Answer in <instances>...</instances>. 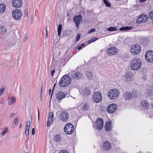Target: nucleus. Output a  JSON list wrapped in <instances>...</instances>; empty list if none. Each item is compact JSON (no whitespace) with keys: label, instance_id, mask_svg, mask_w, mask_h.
Masks as SVG:
<instances>
[{"label":"nucleus","instance_id":"nucleus-1","mask_svg":"<svg viewBox=\"0 0 153 153\" xmlns=\"http://www.w3.org/2000/svg\"><path fill=\"white\" fill-rule=\"evenodd\" d=\"M142 64L141 59L139 57H136L131 61L129 66L132 70L137 71L140 69Z\"/></svg>","mask_w":153,"mask_h":153},{"label":"nucleus","instance_id":"nucleus-2","mask_svg":"<svg viewBox=\"0 0 153 153\" xmlns=\"http://www.w3.org/2000/svg\"><path fill=\"white\" fill-rule=\"evenodd\" d=\"M107 97L110 100L117 99L120 96L119 91L116 89H111L108 92Z\"/></svg>","mask_w":153,"mask_h":153},{"label":"nucleus","instance_id":"nucleus-3","mask_svg":"<svg viewBox=\"0 0 153 153\" xmlns=\"http://www.w3.org/2000/svg\"><path fill=\"white\" fill-rule=\"evenodd\" d=\"M71 82V78L69 76L65 75L61 79L59 82V84L60 86L65 87L69 85Z\"/></svg>","mask_w":153,"mask_h":153},{"label":"nucleus","instance_id":"nucleus-4","mask_svg":"<svg viewBox=\"0 0 153 153\" xmlns=\"http://www.w3.org/2000/svg\"><path fill=\"white\" fill-rule=\"evenodd\" d=\"M141 51L140 46L138 44H135L131 45L129 51L133 55L139 54Z\"/></svg>","mask_w":153,"mask_h":153},{"label":"nucleus","instance_id":"nucleus-5","mask_svg":"<svg viewBox=\"0 0 153 153\" xmlns=\"http://www.w3.org/2000/svg\"><path fill=\"white\" fill-rule=\"evenodd\" d=\"M22 12L20 9H16L12 11V17L15 20H19L20 19L22 18Z\"/></svg>","mask_w":153,"mask_h":153},{"label":"nucleus","instance_id":"nucleus-6","mask_svg":"<svg viewBox=\"0 0 153 153\" xmlns=\"http://www.w3.org/2000/svg\"><path fill=\"white\" fill-rule=\"evenodd\" d=\"M74 129L73 125L70 123H68L66 124L64 128L65 132L68 134H72L74 131Z\"/></svg>","mask_w":153,"mask_h":153},{"label":"nucleus","instance_id":"nucleus-7","mask_svg":"<svg viewBox=\"0 0 153 153\" xmlns=\"http://www.w3.org/2000/svg\"><path fill=\"white\" fill-rule=\"evenodd\" d=\"M102 98V95L100 92L97 91L94 93L92 100L94 102L97 103L100 102L101 101Z\"/></svg>","mask_w":153,"mask_h":153},{"label":"nucleus","instance_id":"nucleus-8","mask_svg":"<svg viewBox=\"0 0 153 153\" xmlns=\"http://www.w3.org/2000/svg\"><path fill=\"white\" fill-rule=\"evenodd\" d=\"M148 17L147 15L142 14L137 19L136 23L138 24H142L146 23L148 20Z\"/></svg>","mask_w":153,"mask_h":153},{"label":"nucleus","instance_id":"nucleus-9","mask_svg":"<svg viewBox=\"0 0 153 153\" xmlns=\"http://www.w3.org/2000/svg\"><path fill=\"white\" fill-rule=\"evenodd\" d=\"M145 59L148 62H153V51H147L145 54Z\"/></svg>","mask_w":153,"mask_h":153},{"label":"nucleus","instance_id":"nucleus-10","mask_svg":"<svg viewBox=\"0 0 153 153\" xmlns=\"http://www.w3.org/2000/svg\"><path fill=\"white\" fill-rule=\"evenodd\" d=\"M117 106L115 103H111L109 105L107 108V112L109 114L114 113L116 110Z\"/></svg>","mask_w":153,"mask_h":153},{"label":"nucleus","instance_id":"nucleus-11","mask_svg":"<svg viewBox=\"0 0 153 153\" xmlns=\"http://www.w3.org/2000/svg\"><path fill=\"white\" fill-rule=\"evenodd\" d=\"M94 127L98 130H101L103 126V122L102 119L98 118L97 120Z\"/></svg>","mask_w":153,"mask_h":153},{"label":"nucleus","instance_id":"nucleus-12","mask_svg":"<svg viewBox=\"0 0 153 153\" xmlns=\"http://www.w3.org/2000/svg\"><path fill=\"white\" fill-rule=\"evenodd\" d=\"M12 3L13 7L17 8L22 6L23 2L22 0H12Z\"/></svg>","mask_w":153,"mask_h":153},{"label":"nucleus","instance_id":"nucleus-13","mask_svg":"<svg viewBox=\"0 0 153 153\" xmlns=\"http://www.w3.org/2000/svg\"><path fill=\"white\" fill-rule=\"evenodd\" d=\"M79 92L80 94L83 96H87L90 93V89L87 87L81 88L79 90Z\"/></svg>","mask_w":153,"mask_h":153},{"label":"nucleus","instance_id":"nucleus-14","mask_svg":"<svg viewBox=\"0 0 153 153\" xmlns=\"http://www.w3.org/2000/svg\"><path fill=\"white\" fill-rule=\"evenodd\" d=\"M74 20L75 22L76 26L77 27H78L80 23L82 21L81 16L80 15L75 16L74 18Z\"/></svg>","mask_w":153,"mask_h":153},{"label":"nucleus","instance_id":"nucleus-15","mask_svg":"<svg viewBox=\"0 0 153 153\" xmlns=\"http://www.w3.org/2000/svg\"><path fill=\"white\" fill-rule=\"evenodd\" d=\"M117 51V49L115 47H111L107 51V53L110 55H113L116 54Z\"/></svg>","mask_w":153,"mask_h":153},{"label":"nucleus","instance_id":"nucleus-16","mask_svg":"<svg viewBox=\"0 0 153 153\" xmlns=\"http://www.w3.org/2000/svg\"><path fill=\"white\" fill-rule=\"evenodd\" d=\"M69 118L68 114L65 112L62 113L60 116V119L62 121L66 122Z\"/></svg>","mask_w":153,"mask_h":153},{"label":"nucleus","instance_id":"nucleus-17","mask_svg":"<svg viewBox=\"0 0 153 153\" xmlns=\"http://www.w3.org/2000/svg\"><path fill=\"white\" fill-rule=\"evenodd\" d=\"M102 147L104 150H108L111 149V145L108 141H105L102 144Z\"/></svg>","mask_w":153,"mask_h":153},{"label":"nucleus","instance_id":"nucleus-18","mask_svg":"<svg viewBox=\"0 0 153 153\" xmlns=\"http://www.w3.org/2000/svg\"><path fill=\"white\" fill-rule=\"evenodd\" d=\"M123 98L124 99L126 100H131L132 97V95L130 92H126L123 94Z\"/></svg>","mask_w":153,"mask_h":153},{"label":"nucleus","instance_id":"nucleus-19","mask_svg":"<svg viewBox=\"0 0 153 153\" xmlns=\"http://www.w3.org/2000/svg\"><path fill=\"white\" fill-rule=\"evenodd\" d=\"M31 122L30 121H27L25 125V134L26 136H28L29 134V130Z\"/></svg>","mask_w":153,"mask_h":153},{"label":"nucleus","instance_id":"nucleus-20","mask_svg":"<svg viewBox=\"0 0 153 153\" xmlns=\"http://www.w3.org/2000/svg\"><path fill=\"white\" fill-rule=\"evenodd\" d=\"M105 128L107 131H110L112 128V124L111 121L106 122L105 126Z\"/></svg>","mask_w":153,"mask_h":153},{"label":"nucleus","instance_id":"nucleus-21","mask_svg":"<svg viewBox=\"0 0 153 153\" xmlns=\"http://www.w3.org/2000/svg\"><path fill=\"white\" fill-rule=\"evenodd\" d=\"M53 112H50L49 113L48 119L47 122V126L48 127L50 125V122L53 120Z\"/></svg>","mask_w":153,"mask_h":153},{"label":"nucleus","instance_id":"nucleus-22","mask_svg":"<svg viewBox=\"0 0 153 153\" xmlns=\"http://www.w3.org/2000/svg\"><path fill=\"white\" fill-rule=\"evenodd\" d=\"M124 77L126 80L128 82H131L133 79L132 76L129 74H126L124 75Z\"/></svg>","mask_w":153,"mask_h":153},{"label":"nucleus","instance_id":"nucleus-23","mask_svg":"<svg viewBox=\"0 0 153 153\" xmlns=\"http://www.w3.org/2000/svg\"><path fill=\"white\" fill-rule=\"evenodd\" d=\"M6 10V7L4 4H0V14H4Z\"/></svg>","mask_w":153,"mask_h":153},{"label":"nucleus","instance_id":"nucleus-24","mask_svg":"<svg viewBox=\"0 0 153 153\" xmlns=\"http://www.w3.org/2000/svg\"><path fill=\"white\" fill-rule=\"evenodd\" d=\"M8 104L9 105H10L16 102V97L13 96L8 98Z\"/></svg>","mask_w":153,"mask_h":153},{"label":"nucleus","instance_id":"nucleus-25","mask_svg":"<svg viewBox=\"0 0 153 153\" xmlns=\"http://www.w3.org/2000/svg\"><path fill=\"white\" fill-rule=\"evenodd\" d=\"M56 96L57 99L60 100L62 98L65 97V95L63 92L59 91L57 94Z\"/></svg>","mask_w":153,"mask_h":153},{"label":"nucleus","instance_id":"nucleus-26","mask_svg":"<svg viewBox=\"0 0 153 153\" xmlns=\"http://www.w3.org/2000/svg\"><path fill=\"white\" fill-rule=\"evenodd\" d=\"M7 30L6 27L4 26H1L0 27V34L4 35L6 34Z\"/></svg>","mask_w":153,"mask_h":153},{"label":"nucleus","instance_id":"nucleus-27","mask_svg":"<svg viewBox=\"0 0 153 153\" xmlns=\"http://www.w3.org/2000/svg\"><path fill=\"white\" fill-rule=\"evenodd\" d=\"M133 28V27H124L120 28L119 29V30L121 31H126L131 30H132Z\"/></svg>","mask_w":153,"mask_h":153},{"label":"nucleus","instance_id":"nucleus-28","mask_svg":"<svg viewBox=\"0 0 153 153\" xmlns=\"http://www.w3.org/2000/svg\"><path fill=\"white\" fill-rule=\"evenodd\" d=\"M9 129L7 127H5L1 132L0 135L1 137H4L5 134L7 133Z\"/></svg>","mask_w":153,"mask_h":153},{"label":"nucleus","instance_id":"nucleus-29","mask_svg":"<svg viewBox=\"0 0 153 153\" xmlns=\"http://www.w3.org/2000/svg\"><path fill=\"white\" fill-rule=\"evenodd\" d=\"M82 76V75L79 72H76L73 75V77L76 79H79Z\"/></svg>","mask_w":153,"mask_h":153},{"label":"nucleus","instance_id":"nucleus-30","mask_svg":"<svg viewBox=\"0 0 153 153\" xmlns=\"http://www.w3.org/2000/svg\"><path fill=\"white\" fill-rule=\"evenodd\" d=\"M142 105L145 108H147L149 106V105L148 102L146 100H143L141 102Z\"/></svg>","mask_w":153,"mask_h":153},{"label":"nucleus","instance_id":"nucleus-31","mask_svg":"<svg viewBox=\"0 0 153 153\" xmlns=\"http://www.w3.org/2000/svg\"><path fill=\"white\" fill-rule=\"evenodd\" d=\"M89 105L88 103H85L83 104L82 107V109L83 110L86 111L89 109Z\"/></svg>","mask_w":153,"mask_h":153},{"label":"nucleus","instance_id":"nucleus-32","mask_svg":"<svg viewBox=\"0 0 153 153\" xmlns=\"http://www.w3.org/2000/svg\"><path fill=\"white\" fill-rule=\"evenodd\" d=\"M107 30L108 31H115L117 30V29L116 27L111 26L108 28Z\"/></svg>","mask_w":153,"mask_h":153},{"label":"nucleus","instance_id":"nucleus-33","mask_svg":"<svg viewBox=\"0 0 153 153\" xmlns=\"http://www.w3.org/2000/svg\"><path fill=\"white\" fill-rule=\"evenodd\" d=\"M54 140L56 142H60L61 141L62 139L61 137L59 135H56L54 138Z\"/></svg>","mask_w":153,"mask_h":153},{"label":"nucleus","instance_id":"nucleus-34","mask_svg":"<svg viewBox=\"0 0 153 153\" xmlns=\"http://www.w3.org/2000/svg\"><path fill=\"white\" fill-rule=\"evenodd\" d=\"M86 75L87 78L89 80H91L93 79V76L92 74L90 72H87Z\"/></svg>","mask_w":153,"mask_h":153},{"label":"nucleus","instance_id":"nucleus-35","mask_svg":"<svg viewBox=\"0 0 153 153\" xmlns=\"http://www.w3.org/2000/svg\"><path fill=\"white\" fill-rule=\"evenodd\" d=\"M104 4L106 5V6L108 7H111V4L110 3V2L107 0H102Z\"/></svg>","mask_w":153,"mask_h":153},{"label":"nucleus","instance_id":"nucleus-36","mask_svg":"<svg viewBox=\"0 0 153 153\" xmlns=\"http://www.w3.org/2000/svg\"><path fill=\"white\" fill-rule=\"evenodd\" d=\"M62 30V26L60 24L59 25L58 28V33L59 36L61 34V30Z\"/></svg>","mask_w":153,"mask_h":153},{"label":"nucleus","instance_id":"nucleus-37","mask_svg":"<svg viewBox=\"0 0 153 153\" xmlns=\"http://www.w3.org/2000/svg\"><path fill=\"white\" fill-rule=\"evenodd\" d=\"M98 39V38L97 37H94L91 39V40L88 41L87 43L88 44H89L90 43H91L95 41L96 40H97Z\"/></svg>","mask_w":153,"mask_h":153},{"label":"nucleus","instance_id":"nucleus-38","mask_svg":"<svg viewBox=\"0 0 153 153\" xmlns=\"http://www.w3.org/2000/svg\"><path fill=\"white\" fill-rule=\"evenodd\" d=\"M5 86H2L0 89V96H1L3 94L5 90Z\"/></svg>","mask_w":153,"mask_h":153},{"label":"nucleus","instance_id":"nucleus-39","mask_svg":"<svg viewBox=\"0 0 153 153\" xmlns=\"http://www.w3.org/2000/svg\"><path fill=\"white\" fill-rule=\"evenodd\" d=\"M19 119H18L17 118H16L14 121L13 124L16 127L19 122Z\"/></svg>","mask_w":153,"mask_h":153},{"label":"nucleus","instance_id":"nucleus-40","mask_svg":"<svg viewBox=\"0 0 153 153\" xmlns=\"http://www.w3.org/2000/svg\"><path fill=\"white\" fill-rule=\"evenodd\" d=\"M149 18L151 19H153V11H151L150 12L149 14Z\"/></svg>","mask_w":153,"mask_h":153},{"label":"nucleus","instance_id":"nucleus-41","mask_svg":"<svg viewBox=\"0 0 153 153\" xmlns=\"http://www.w3.org/2000/svg\"><path fill=\"white\" fill-rule=\"evenodd\" d=\"M27 35H25L24 36L23 38V41L24 42H25L27 40Z\"/></svg>","mask_w":153,"mask_h":153},{"label":"nucleus","instance_id":"nucleus-42","mask_svg":"<svg viewBox=\"0 0 153 153\" xmlns=\"http://www.w3.org/2000/svg\"><path fill=\"white\" fill-rule=\"evenodd\" d=\"M80 38V34H78L76 36V42L78 41Z\"/></svg>","mask_w":153,"mask_h":153},{"label":"nucleus","instance_id":"nucleus-43","mask_svg":"<svg viewBox=\"0 0 153 153\" xmlns=\"http://www.w3.org/2000/svg\"><path fill=\"white\" fill-rule=\"evenodd\" d=\"M95 30H96L95 29H94V28L92 29H91L89 30V31L88 32V33H91L93 32H95Z\"/></svg>","mask_w":153,"mask_h":153},{"label":"nucleus","instance_id":"nucleus-44","mask_svg":"<svg viewBox=\"0 0 153 153\" xmlns=\"http://www.w3.org/2000/svg\"><path fill=\"white\" fill-rule=\"evenodd\" d=\"M25 17L27 18L28 17V11L27 10H26L25 11Z\"/></svg>","mask_w":153,"mask_h":153},{"label":"nucleus","instance_id":"nucleus-45","mask_svg":"<svg viewBox=\"0 0 153 153\" xmlns=\"http://www.w3.org/2000/svg\"><path fill=\"white\" fill-rule=\"evenodd\" d=\"M84 46V45L83 44H82L80 46L78 47V48H77V49H78V50H80V49L82 47H83Z\"/></svg>","mask_w":153,"mask_h":153},{"label":"nucleus","instance_id":"nucleus-46","mask_svg":"<svg viewBox=\"0 0 153 153\" xmlns=\"http://www.w3.org/2000/svg\"><path fill=\"white\" fill-rule=\"evenodd\" d=\"M35 134V129L34 128H33L32 129V135H33Z\"/></svg>","mask_w":153,"mask_h":153},{"label":"nucleus","instance_id":"nucleus-47","mask_svg":"<svg viewBox=\"0 0 153 153\" xmlns=\"http://www.w3.org/2000/svg\"><path fill=\"white\" fill-rule=\"evenodd\" d=\"M59 153H68L66 151L63 150L60 152Z\"/></svg>","mask_w":153,"mask_h":153},{"label":"nucleus","instance_id":"nucleus-48","mask_svg":"<svg viewBox=\"0 0 153 153\" xmlns=\"http://www.w3.org/2000/svg\"><path fill=\"white\" fill-rule=\"evenodd\" d=\"M54 73H55V70H53L51 71V74L52 76H53Z\"/></svg>","mask_w":153,"mask_h":153},{"label":"nucleus","instance_id":"nucleus-49","mask_svg":"<svg viewBox=\"0 0 153 153\" xmlns=\"http://www.w3.org/2000/svg\"><path fill=\"white\" fill-rule=\"evenodd\" d=\"M39 120V110H38V120Z\"/></svg>","mask_w":153,"mask_h":153},{"label":"nucleus","instance_id":"nucleus-50","mask_svg":"<svg viewBox=\"0 0 153 153\" xmlns=\"http://www.w3.org/2000/svg\"><path fill=\"white\" fill-rule=\"evenodd\" d=\"M146 0H140V1L141 3L145 2Z\"/></svg>","mask_w":153,"mask_h":153},{"label":"nucleus","instance_id":"nucleus-51","mask_svg":"<svg viewBox=\"0 0 153 153\" xmlns=\"http://www.w3.org/2000/svg\"><path fill=\"white\" fill-rule=\"evenodd\" d=\"M152 20V23H153V19Z\"/></svg>","mask_w":153,"mask_h":153},{"label":"nucleus","instance_id":"nucleus-52","mask_svg":"<svg viewBox=\"0 0 153 153\" xmlns=\"http://www.w3.org/2000/svg\"><path fill=\"white\" fill-rule=\"evenodd\" d=\"M21 125L20 126V127H21Z\"/></svg>","mask_w":153,"mask_h":153},{"label":"nucleus","instance_id":"nucleus-53","mask_svg":"<svg viewBox=\"0 0 153 153\" xmlns=\"http://www.w3.org/2000/svg\"><path fill=\"white\" fill-rule=\"evenodd\" d=\"M55 84H56V83H55V84H54V86H55Z\"/></svg>","mask_w":153,"mask_h":153},{"label":"nucleus","instance_id":"nucleus-54","mask_svg":"<svg viewBox=\"0 0 153 153\" xmlns=\"http://www.w3.org/2000/svg\"><path fill=\"white\" fill-rule=\"evenodd\" d=\"M152 108H153V107H152Z\"/></svg>","mask_w":153,"mask_h":153}]
</instances>
